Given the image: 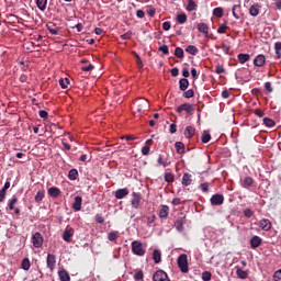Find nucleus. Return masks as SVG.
Returning <instances> with one entry per match:
<instances>
[{
  "instance_id": "1",
  "label": "nucleus",
  "mask_w": 281,
  "mask_h": 281,
  "mask_svg": "<svg viewBox=\"0 0 281 281\" xmlns=\"http://www.w3.org/2000/svg\"><path fill=\"white\" fill-rule=\"evenodd\" d=\"M177 265L181 271V273H188L190 269L188 268V255L182 254L177 259Z\"/></svg>"
},
{
  "instance_id": "2",
  "label": "nucleus",
  "mask_w": 281,
  "mask_h": 281,
  "mask_svg": "<svg viewBox=\"0 0 281 281\" xmlns=\"http://www.w3.org/2000/svg\"><path fill=\"white\" fill-rule=\"evenodd\" d=\"M132 251L135 256H144L146 254V247L139 240H135L132 243Z\"/></svg>"
},
{
  "instance_id": "3",
  "label": "nucleus",
  "mask_w": 281,
  "mask_h": 281,
  "mask_svg": "<svg viewBox=\"0 0 281 281\" xmlns=\"http://www.w3.org/2000/svg\"><path fill=\"white\" fill-rule=\"evenodd\" d=\"M154 281H170L168 278V273H166L164 270H158L153 277Z\"/></svg>"
},
{
  "instance_id": "4",
  "label": "nucleus",
  "mask_w": 281,
  "mask_h": 281,
  "mask_svg": "<svg viewBox=\"0 0 281 281\" xmlns=\"http://www.w3.org/2000/svg\"><path fill=\"white\" fill-rule=\"evenodd\" d=\"M177 111L178 113H182V111H186L188 115H192L194 108L190 103H183L177 108Z\"/></svg>"
},
{
  "instance_id": "5",
  "label": "nucleus",
  "mask_w": 281,
  "mask_h": 281,
  "mask_svg": "<svg viewBox=\"0 0 281 281\" xmlns=\"http://www.w3.org/2000/svg\"><path fill=\"white\" fill-rule=\"evenodd\" d=\"M32 243H33V246L38 248V247H42L43 245V236L41 235V233H35L32 237Z\"/></svg>"
},
{
  "instance_id": "6",
  "label": "nucleus",
  "mask_w": 281,
  "mask_h": 281,
  "mask_svg": "<svg viewBox=\"0 0 281 281\" xmlns=\"http://www.w3.org/2000/svg\"><path fill=\"white\" fill-rule=\"evenodd\" d=\"M267 63V58L265 57V55L260 54L257 55L254 59V65L255 67H265V64Z\"/></svg>"
},
{
  "instance_id": "7",
  "label": "nucleus",
  "mask_w": 281,
  "mask_h": 281,
  "mask_svg": "<svg viewBox=\"0 0 281 281\" xmlns=\"http://www.w3.org/2000/svg\"><path fill=\"white\" fill-rule=\"evenodd\" d=\"M224 201H225V198L222 194H214L211 198V204L213 205H223Z\"/></svg>"
},
{
  "instance_id": "8",
  "label": "nucleus",
  "mask_w": 281,
  "mask_h": 281,
  "mask_svg": "<svg viewBox=\"0 0 281 281\" xmlns=\"http://www.w3.org/2000/svg\"><path fill=\"white\" fill-rule=\"evenodd\" d=\"M46 262H47L48 269H50V271H54L56 267V256L48 254Z\"/></svg>"
},
{
  "instance_id": "9",
  "label": "nucleus",
  "mask_w": 281,
  "mask_h": 281,
  "mask_svg": "<svg viewBox=\"0 0 281 281\" xmlns=\"http://www.w3.org/2000/svg\"><path fill=\"white\" fill-rule=\"evenodd\" d=\"M72 207L76 212H80L82 210V196L77 195L75 198V202L72 204Z\"/></svg>"
},
{
  "instance_id": "10",
  "label": "nucleus",
  "mask_w": 281,
  "mask_h": 281,
  "mask_svg": "<svg viewBox=\"0 0 281 281\" xmlns=\"http://www.w3.org/2000/svg\"><path fill=\"white\" fill-rule=\"evenodd\" d=\"M259 227L263 229V232H269L271 229V221L263 218L259 222Z\"/></svg>"
},
{
  "instance_id": "11",
  "label": "nucleus",
  "mask_w": 281,
  "mask_h": 281,
  "mask_svg": "<svg viewBox=\"0 0 281 281\" xmlns=\"http://www.w3.org/2000/svg\"><path fill=\"white\" fill-rule=\"evenodd\" d=\"M139 203H142V195H139L138 193H133L132 206L137 210V207H139Z\"/></svg>"
},
{
  "instance_id": "12",
  "label": "nucleus",
  "mask_w": 281,
  "mask_h": 281,
  "mask_svg": "<svg viewBox=\"0 0 281 281\" xmlns=\"http://www.w3.org/2000/svg\"><path fill=\"white\" fill-rule=\"evenodd\" d=\"M71 236H74V228H66L63 234L65 243H69V240H71Z\"/></svg>"
},
{
  "instance_id": "13",
  "label": "nucleus",
  "mask_w": 281,
  "mask_h": 281,
  "mask_svg": "<svg viewBox=\"0 0 281 281\" xmlns=\"http://www.w3.org/2000/svg\"><path fill=\"white\" fill-rule=\"evenodd\" d=\"M194 133H196V128H194L193 126H187L184 130V136L187 137V139L194 137Z\"/></svg>"
},
{
  "instance_id": "14",
  "label": "nucleus",
  "mask_w": 281,
  "mask_h": 281,
  "mask_svg": "<svg viewBox=\"0 0 281 281\" xmlns=\"http://www.w3.org/2000/svg\"><path fill=\"white\" fill-rule=\"evenodd\" d=\"M250 245H251L252 249H256V248L260 247V245H262V239L258 236H254L250 239Z\"/></svg>"
},
{
  "instance_id": "15",
  "label": "nucleus",
  "mask_w": 281,
  "mask_h": 281,
  "mask_svg": "<svg viewBox=\"0 0 281 281\" xmlns=\"http://www.w3.org/2000/svg\"><path fill=\"white\" fill-rule=\"evenodd\" d=\"M138 113H142V109H149L150 103L146 99H139L138 101Z\"/></svg>"
},
{
  "instance_id": "16",
  "label": "nucleus",
  "mask_w": 281,
  "mask_h": 281,
  "mask_svg": "<svg viewBox=\"0 0 281 281\" xmlns=\"http://www.w3.org/2000/svg\"><path fill=\"white\" fill-rule=\"evenodd\" d=\"M169 212L170 207H168V205H162L159 211V218H168Z\"/></svg>"
},
{
  "instance_id": "17",
  "label": "nucleus",
  "mask_w": 281,
  "mask_h": 281,
  "mask_svg": "<svg viewBox=\"0 0 281 281\" xmlns=\"http://www.w3.org/2000/svg\"><path fill=\"white\" fill-rule=\"evenodd\" d=\"M128 196V189H119L115 191V199H124Z\"/></svg>"
},
{
  "instance_id": "18",
  "label": "nucleus",
  "mask_w": 281,
  "mask_h": 281,
  "mask_svg": "<svg viewBox=\"0 0 281 281\" xmlns=\"http://www.w3.org/2000/svg\"><path fill=\"white\" fill-rule=\"evenodd\" d=\"M198 30L202 34H205V36H207V34H210V26H207V24H205V23H199L198 24Z\"/></svg>"
},
{
  "instance_id": "19",
  "label": "nucleus",
  "mask_w": 281,
  "mask_h": 281,
  "mask_svg": "<svg viewBox=\"0 0 281 281\" xmlns=\"http://www.w3.org/2000/svg\"><path fill=\"white\" fill-rule=\"evenodd\" d=\"M48 194H49V196H53V199H56V198L60 196V189H58L56 187H52L48 189Z\"/></svg>"
},
{
  "instance_id": "20",
  "label": "nucleus",
  "mask_w": 281,
  "mask_h": 281,
  "mask_svg": "<svg viewBox=\"0 0 281 281\" xmlns=\"http://www.w3.org/2000/svg\"><path fill=\"white\" fill-rule=\"evenodd\" d=\"M188 87H190V81H188V79L182 78L179 81V89L180 91H186L188 89Z\"/></svg>"
},
{
  "instance_id": "21",
  "label": "nucleus",
  "mask_w": 281,
  "mask_h": 281,
  "mask_svg": "<svg viewBox=\"0 0 281 281\" xmlns=\"http://www.w3.org/2000/svg\"><path fill=\"white\" fill-rule=\"evenodd\" d=\"M249 14L251 16H258V14H260V7L258 4H252L249 9Z\"/></svg>"
},
{
  "instance_id": "22",
  "label": "nucleus",
  "mask_w": 281,
  "mask_h": 281,
  "mask_svg": "<svg viewBox=\"0 0 281 281\" xmlns=\"http://www.w3.org/2000/svg\"><path fill=\"white\" fill-rule=\"evenodd\" d=\"M192 183V175L190 173H184L182 177V186H190Z\"/></svg>"
},
{
  "instance_id": "23",
  "label": "nucleus",
  "mask_w": 281,
  "mask_h": 281,
  "mask_svg": "<svg viewBox=\"0 0 281 281\" xmlns=\"http://www.w3.org/2000/svg\"><path fill=\"white\" fill-rule=\"evenodd\" d=\"M175 146L178 155H183V153H186V145H183L182 142H177Z\"/></svg>"
},
{
  "instance_id": "24",
  "label": "nucleus",
  "mask_w": 281,
  "mask_h": 281,
  "mask_svg": "<svg viewBox=\"0 0 281 281\" xmlns=\"http://www.w3.org/2000/svg\"><path fill=\"white\" fill-rule=\"evenodd\" d=\"M153 260L156 265H159V262H161V251L155 249L153 252Z\"/></svg>"
},
{
  "instance_id": "25",
  "label": "nucleus",
  "mask_w": 281,
  "mask_h": 281,
  "mask_svg": "<svg viewBox=\"0 0 281 281\" xmlns=\"http://www.w3.org/2000/svg\"><path fill=\"white\" fill-rule=\"evenodd\" d=\"M186 52L191 54V56H196V54H199V48H196L194 45H189L187 46Z\"/></svg>"
},
{
  "instance_id": "26",
  "label": "nucleus",
  "mask_w": 281,
  "mask_h": 281,
  "mask_svg": "<svg viewBox=\"0 0 281 281\" xmlns=\"http://www.w3.org/2000/svg\"><path fill=\"white\" fill-rule=\"evenodd\" d=\"M240 65H245V63H247L249 60V58H251V56L249 54H239L237 56Z\"/></svg>"
},
{
  "instance_id": "27",
  "label": "nucleus",
  "mask_w": 281,
  "mask_h": 281,
  "mask_svg": "<svg viewBox=\"0 0 281 281\" xmlns=\"http://www.w3.org/2000/svg\"><path fill=\"white\" fill-rule=\"evenodd\" d=\"M58 276H59V280H61V281H69V280H70V277H69V272H68V271L60 270V271L58 272Z\"/></svg>"
},
{
  "instance_id": "28",
  "label": "nucleus",
  "mask_w": 281,
  "mask_h": 281,
  "mask_svg": "<svg viewBox=\"0 0 281 281\" xmlns=\"http://www.w3.org/2000/svg\"><path fill=\"white\" fill-rule=\"evenodd\" d=\"M36 5L38 10L45 12V9L47 8V0H36Z\"/></svg>"
},
{
  "instance_id": "29",
  "label": "nucleus",
  "mask_w": 281,
  "mask_h": 281,
  "mask_svg": "<svg viewBox=\"0 0 281 281\" xmlns=\"http://www.w3.org/2000/svg\"><path fill=\"white\" fill-rule=\"evenodd\" d=\"M47 30H48V32H50L53 34V36H56V34H58V27H56V25H54V23H48Z\"/></svg>"
},
{
  "instance_id": "30",
  "label": "nucleus",
  "mask_w": 281,
  "mask_h": 281,
  "mask_svg": "<svg viewBox=\"0 0 281 281\" xmlns=\"http://www.w3.org/2000/svg\"><path fill=\"white\" fill-rule=\"evenodd\" d=\"M175 225H176V229L178 232H181L183 229V217H178Z\"/></svg>"
},
{
  "instance_id": "31",
  "label": "nucleus",
  "mask_w": 281,
  "mask_h": 281,
  "mask_svg": "<svg viewBox=\"0 0 281 281\" xmlns=\"http://www.w3.org/2000/svg\"><path fill=\"white\" fill-rule=\"evenodd\" d=\"M187 10L188 12H194V10H196V3L194 2V0L188 1Z\"/></svg>"
},
{
  "instance_id": "32",
  "label": "nucleus",
  "mask_w": 281,
  "mask_h": 281,
  "mask_svg": "<svg viewBox=\"0 0 281 281\" xmlns=\"http://www.w3.org/2000/svg\"><path fill=\"white\" fill-rule=\"evenodd\" d=\"M236 274L238 276V278H240L241 280H245L247 279V271L240 269V268H237L236 269Z\"/></svg>"
},
{
  "instance_id": "33",
  "label": "nucleus",
  "mask_w": 281,
  "mask_h": 281,
  "mask_svg": "<svg viewBox=\"0 0 281 281\" xmlns=\"http://www.w3.org/2000/svg\"><path fill=\"white\" fill-rule=\"evenodd\" d=\"M68 178L70 181H76V179H78V170L71 169L68 173Z\"/></svg>"
},
{
  "instance_id": "34",
  "label": "nucleus",
  "mask_w": 281,
  "mask_h": 281,
  "mask_svg": "<svg viewBox=\"0 0 281 281\" xmlns=\"http://www.w3.org/2000/svg\"><path fill=\"white\" fill-rule=\"evenodd\" d=\"M263 124H265V126H268V128H272V126H276V121H273L269 117H265Z\"/></svg>"
},
{
  "instance_id": "35",
  "label": "nucleus",
  "mask_w": 281,
  "mask_h": 281,
  "mask_svg": "<svg viewBox=\"0 0 281 281\" xmlns=\"http://www.w3.org/2000/svg\"><path fill=\"white\" fill-rule=\"evenodd\" d=\"M251 186H254V178L246 177L244 179V188H251Z\"/></svg>"
},
{
  "instance_id": "36",
  "label": "nucleus",
  "mask_w": 281,
  "mask_h": 281,
  "mask_svg": "<svg viewBox=\"0 0 281 281\" xmlns=\"http://www.w3.org/2000/svg\"><path fill=\"white\" fill-rule=\"evenodd\" d=\"M45 199V191H38L35 195L36 203H41Z\"/></svg>"
},
{
  "instance_id": "37",
  "label": "nucleus",
  "mask_w": 281,
  "mask_h": 281,
  "mask_svg": "<svg viewBox=\"0 0 281 281\" xmlns=\"http://www.w3.org/2000/svg\"><path fill=\"white\" fill-rule=\"evenodd\" d=\"M177 21L180 24H183L188 21V15H186V13H181L177 16Z\"/></svg>"
},
{
  "instance_id": "38",
  "label": "nucleus",
  "mask_w": 281,
  "mask_h": 281,
  "mask_svg": "<svg viewBox=\"0 0 281 281\" xmlns=\"http://www.w3.org/2000/svg\"><path fill=\"white\" fill-rule=\"evenodd\" d=\"M237 10H240V4H235L232 9V12H233V16L235 19H240V15H238V12Z\"/></svg>"
},
{
  "instance_id": "39",
  "label": "nucleus",
  "mask_w": 281,
  "mask_h": 281,
  "mask_svg": "<svg viewBox=\"0 0 281 281\" xmlns=\"http://www.w3.org/2000/svg\"><path fill=\"white\" fill-rule=\"evenodd\" d=\"M210 139H212V136L210 135V133L203 132V134H202V143L203 144H207V142H210Z\"/></svg>"
},
{
  "instance_id": "40",
  "label": "nucleus",
  "mask_w": 281,
  "mask_h": 281,
  "mask_svg": "<svg viewBox=\"0 0 281 281\" xmlns=\"http://www.w3.org/2000/svg\"><path fill=\"white\" fill-rule=\"evenodd\" d=\"M133 56H135V58L137 59V65L139 67V69H142V67H144V61H142V57H139V55L135 52H132Z\"/></svg>"
},
{
  "instance_id": "41",
  "label": "nucleus",
  "mask_w": 281,
  "mask_h": 281,
  "mask_svg": "<svg viewBox=\"0 0 281 281\" xmlns=\"http://www.w3.org/2000/svg\"><path fill=\"white\" fill-rule=\"evenodd\" d=\"M213 14L214 16H217V19H221L223 16V8H215Z\"/></svg>"
},
{
  "instance_id": "42",
  "label": "nucleus",
  "mask_w": 281,
  "mask_h": 281,
  "mask_svg": "<svg viewBox=\"0 0 281 281\" xmlns=\"http://www.w3.org/2000/svg\"><path fill=\"white\" fill-rule=\"evenodd\" d=\"M175 56H176L177 58H183V48H181V47H176V49H175Z\"/></svg>"
},
{
  "instance_id": "43",
  "label": "nucleus",
  "mask_w": 281,
  "mask_h": 281,
  "mask_svg": "<svg viewBox=\"0 0 281 281\" xmlns=\"http://www.w3.org/2000/svg\"><path fill=\"white\" fill-rule=\"evenodd\" d=\"M59 85H60L61 89H67V87H69V79H67V78L59 79Z\"/></svg>"
},
{
  "instance_id": "44",
  "label": "nucleus",
  "mask_w": 281,
  "mask_h": 281,
  "mask_svg": "<svg viewBox=\"0 0 281 281\" xmlns=\"http://www.w3.org/2000/svg\"><path fill=\"white\" fill-rule=\"evenodd\" d=\"M202 280H203V281H210V280H212V272H210V271H204V272L202 273Z\"/></svg>"
},
{
  "instance_id": "45",
  "label": "nucleus",
  "mask_w": 281,
  "mask_h": 281,
  "mask_svg": "<svg viewBox=\"0 0 281 281\" xmlns=\"http://www.w3.org/2000/svg\"><path fill=\"white\" fill-rule=\"evenodd\" d=\"M165 181H167V183H172L175 181V176H172L171 172L165 173Z\"/></svg>"
},
{
  "instance_id": "46",
  "label": "nucleus",
  "mask_w": 281,
  "mask_h": 281,
  "mask_svg": "<svg viewBox=\"0 0 281 281\" xmlns=\"http://www.w3.org/2000/svg\"><path fill=\"white\" fill-rule=\"evenodd\" d=\"M274 49L278 58H281V43L278 42L274 44Z\"/></svg>"
},
{
  "instance_id": "47",
  "label": "nucleus",
  "mask_w": 281,
  "mask_h": 281,
  "mask_svg": "<svg viewBox=\"0 0 281 281\" xmlns=\"http://www.w3.org/2000/svg\"><path fill=\"white\" fill-rule=\"evenodd\" d=\"M22 269H24V271H30V259H23Z\"/></svg>"
},
{
  "instance_id": "48",
  "label": "nucleus",
  "mask_w": 281,
  "mask_h": 281,
  "mask_svg": "<svg viewBox=\"0 0 281 281\" xmlns=\"http://www.w3.org/2000/svg\"><path fill=\"white\" fill-rule=\"evenodd\" d=\"M108 238H109V240H111L112 243H113L114 240H117V233H116V232L110 233V234L108 235Z\"/></svg>"
},
{
  "instance_id": "49",
  "label": "nucleus",
  "mask_w": 281,
  "mask_h": 281,
  "mask_svg": "<svg viewBox=\"0 0 281 281\" xmlns=\"http://www.w3.org/2000/svg\"><path fill=\"white\" fill-rule=\"evenodd\" d=\"M183 98H194V90L190 89L183 93Z\"/></svg>"
},
{
  "instance_id": "50",
  "label": "nucleus",
  "mask_w": 281,
  "mask_h": 281,
  "mask_svg": "<svg viewBox=\"0 0 281 281\" xmlns=\"http://www.w3.org/2000/svg\"><path fill=\"white\" fill-rule=\"evenodd\" d=\"M133 36V32L128 31L127 33L121 35L122 41H128Z\"/></svg>"
},
{
  "instance_id": "51",
  "label": "nucleus",
  "mask_w": 281,
  "mask_h": 281,
  "mask_svg": "<svg viewBox=\"0 0 281 281\" xmlns=\"http://www.w3.org/2000/svg\"><path fill=\"white\" fill-rule=\"evenodd\" d=\"M200 188H201L202 192H207L210 190V183L204 182V183L200 184Z\"/></svg>"
},
{
  "instance_id": "52",
  "label": "nucleus",
  "mask_w": 281,
  "mask_h": 281,
  "mask_svg": "<svg viewBox=\"0 0 281 281\" xmlns=\"http://www.w3.org/2000/svg\"><path fill=\"white\" fill-rule=\"evenodd\" d=\"M158 49H159V52H162V54H165V56L169 54L168 45H162Z\"/></svg>"
},
{
  "instance_id": "53",
  "label": "nucleus",
  "mask_w": 281,
  "mask_h": 281,
  "mask_svg": "<svg viewBox=\"0 0 281 281\" xmlns=\"http://www.w3.org/2000/svg\"><path fill=\"white\" fill-rule=\"evenodd\" d=\"M244 216H246V218H251V216H254V212L249 209H246L244 211Z\"/></svg>"
},
{
  "instance_id": "54",
  "label": "nucleus",
  "mask_w": 281,
  "mask_h": 281,
  "mask_svg": "<svg viewBox=\"0 0 281 281\" xmlns=\"http://www.w3.org/2000/svg\"><path fill=\"white\" fill-rule=\"evenodd\" d=\"M273 280L281 281V269L274 272Z\"/></svg>"
},
{
  "instance_id": "55",
  "label": "nucleus",
  "mask_w": 281,
  "mask_h": 281,
  "mask_svg": "<svg viewBox=\"0 0 281 281\" xmlns=\"http://www.w3.org/2000/svg\"><path fill=\"white\" fill-rule=\"evenodd\" d=\"M16 201H19L16 198L11 199L9 203V210H14V205H16Z\"/></svg>"
},
{
  "instance_id": "56",
  "label": "nucleus",
  "mask_w": 281,
  "mask_h": 281,
  "mask_svg": "<svg viewBox=\"0 0 281 281\" xmlns=\"http://www.w3.org/2000/svg\"><path fill=\"white\" fill-rule=\"evenodd\" d=\"M134 279L135 280H143L144 279V272L143 271H138L134 274Z\"/></svg>"
},
{
  "instance_id": "57",
  "label": "nucleus",
  "mask_w": 281,
  "mask_h": 281,
  "mask_svg": "<svg viewBox=\"0 0 281 281\" xmlns=\"http://www.w3.org/2000/svg\"><path fill=\"white\" fill-rule=\"evenodd\" d=\"M265 89H266V91H268V93L273 92V88L271 87V82H269V81L265 83Z\"/></svg>"
},
{
  "instance_id": "58",
  "label": "nucleus",
  "mask_w": 281,
  "mask_h": 281,
  "mask_svg": "<svg viewBox=\"0 0 281 281\" xmlns=\"http://www.w3.org/2000/svg\"><path fill=\"white\" fill-rule=\"evenodd\" d=\"M225 30H227V24H222V25L217 29V32H218V34H225Z\"/></svg>"
},
{
  "instance_id": "59",
  "label": "nucleus",
  "mask_w": 281,
  "mask_h": 281,
  "mask_svg": "<svg viewBox=\"0 0 281 281\" xmlns=\"http://www.w3.org/2000/svg\"><path fill=\"white\" fill-rule=\"evenodd\" d=\"M142 154H143V155H150V147L144 146V147L142 148Z\"/></svg>"
},
{
  "instance_id": "60",
  "label": "nucleus",
  "mask_w": 281,
  "mask_h": 281,
  "mask_svg": "<svg viewBox=\"0 0 281 281\" xmlns=\"http://www.w3.org/2000/svg\"><path fill=\"white\" fill-rule=\"evenodd\" d=\"M81 69L82 71H92L93 65L89 64L88 66H83Z\"/></svg>"
},
{
  "instance_id": "61",
  "label": "nucleus",
  "mask_w": 281,
  "mask_h": 281,
  "mask_svg": "<svg viewBox=\"0 0 281 281\" xmlns=\"http://www.w3.org/2000/svg\"><path fill=\"white\" fill-rule=\"evenodd\" d=\"M170 27H171L170 22H164L162 30H165V32H168V30H170Z\"/></svg>"
},
{
  "instance_id": "62",
  "label": "nucleus",
  "mask_w": 281,
  "mask_h": 281,
  "mask_svg": "<svg viewBox=\"0 0 281 281\" xmlns=\"http://www.w3.org/2000/svg\"><path fill=\"white\" fill-rule=\"evenodd\" d=\"M47 115H48L47 111L45 110L40 111V117H42L43 120L47 119Z\"/></svg>"
},
{
  "instance_id": "63",
  "label": "nucleus",
  "mask_w": 281,
  "mask_h": 281,
  "mask_svg": "<svg viewBox=\"0 0 281 281\" xmlns=\"http://www.w3.org/2000/svg\"><path fill=\"white\" fill-rule=\"evenodd\" d=\"M171 76H173V78H177V76H179V68H172Z\"/></svg>"
},
{
  "instance_id": "64",
  "label": "nucleus",
  "mask_w": 281,
  "mask_h": 281,
  "mask_svg": "<svg viewBox=\"0 0 281 281\" xmlns=\"http://www.w3.org/2000/svg\"><path fill=\"white\" fill-rule=\"evenodd\" d=\"M147 13H148L150 16H155V8L148 7Z\"/></svg>"
}]
</instances>
